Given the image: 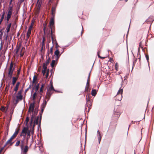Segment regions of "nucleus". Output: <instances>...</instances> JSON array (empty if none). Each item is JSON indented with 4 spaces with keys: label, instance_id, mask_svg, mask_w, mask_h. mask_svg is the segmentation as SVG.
Returning a JSON list of instances; mask_svg holds the SVG:
<instances>
[{
    "label": "nucleus",
    "instance_id": "nucleus-1",
    "mask_svg": "<svg viewBox=\"0 0 154 154\" xmlns=\"http://www.w3.org/2000/svg\"><path fill=\"white\" fill-rule=\"evenodd\" d=\"M54 91L55 90L53 87L52 85L51 84V86L48 89L47 94L45 96L46 100H44V102L41 106V107L45 108L47 101H48L51 95L52 94Z\"/></svg>",
    "mask_w": 154,
    "mask_h": 154
},
{
    "label": "nucleus",
    "instance_id": "nucleus-2",
    "mask_svg": "<svg viewBox=\"0 0 154 154\" xmlns=\"http://www.w3.org/2000/svg\"><path fill=\"white\" fill-rule=\"evenodd\" d=\"M123 91V89H119L117 95L114 97L115 99L116 100L120 101L122 99Z\"/></svg>",
    "mask_w": 154,
    "mask_h": 154
},
{
    "label": "nucleus",
    "instance_id": "nucleus-3",
    "mask_svg": "<svg viewBox=\"0 0 154 154\" xmlns=\"http://www.w3.org/2000/svg\"><path fill=\"white\" fill-rule=\"evenodd\" d=\"M15 68V67L14 66L13 67V64L12 62H11L9 68L8 70V76L10 78H11L12 77L13 73Z\"/></svg>",
    "mask_w": 154,
    "mask_h": 154
},
{
    "label": "nucleus",
    "instance_id": "nucleus-4",
    "mask_svg": "<svg viewBox=\"0 0 154 154\" xmlns=\"http://www.w3.org/2000/svg\"><path fill=\"white\" fill-rule=\"evenodd\" d=\"M86 100H87V104H88V108H90V107L92 105V103L91 100L90 99V98L89 97L87 96L86 97Z\"/></svg>",
    "mask_w": 154,
    "mask_h": 154
},
{
    "label": "nucleus",
    "instance_id": "nucleus-5",
    "mask_svg": "<svg viewBox=\"0 0 154 154\" xmlns=\"http://www.w3.org/2000/svg\"><path fill=\"white\" fill-rule=\"evenodd\" d=\"M97 134L98 136L99 143H100L102 138V136L101 135L100 132L99 130H98L97 131Z\"/></svg>",
    "mask_w": 154,
    "mask_h": 154
},
{
    "label": "nucleus",
    "instance_id": "nucleus-6",
    "mask_svg": "<svg viewBox=\"0 0 154 154\" xmlns=\"http://www.w3.org/2000/svg\"><path fill=\"white\" fill-rule=\"evenodd\" d=\"M13 139H14V138H12V137H11L9 139V140H8L4 146H5L6 145L9 144H10V145H11L13 143H12L11 142Z\"/></svg>",
    "mask_w": 154,
    "mask_h": 154
},
{
    "label": "nucleus",
    "instance_id": "nucleus-7",
    "mask_svg": "<svg viewBox=\"0 0 154 154\" xmlns=\"http://www.w3.org/2000/svg\"><path fill=\"white\" fill-rule=\"evenodd\" d=\"M54 24V19L53 18H51L50 22V27L52 28Z\"/></svg>",
    "mask_w": 154,
    "mask_h": 154
},
{
    "label": "nucleus",
    "instance_id": "nucleus-8",
    "mask_svg": "<svg viewBox=\"0 0 154 154\" xmlns=\"http://www.w3.org/2000/svg\"><path fill=\"white\" fill-rule=\"evenodd\" d=\"M34 103H31L29 106V111L30 110H31L32 112H33L34 110Z\"/></svg>",
    "mask_w": 154,
    "mask_h": 154
},
{
    "label": "nucleus",
    "instance_id": "nucleus-9",
    "mask_svg": "<svg viewBox=\"0 0 154 154\" xmlns=\"http://www.w3.org/2000/svg\"><path fill=\"white\" fill-rule=\"evenodd\" d=\"M11 14H12V12L10 11H8V14H7V19H6V20H7V21H8L9 20V19L11 17Z\"/></svg>",
    "mask_w": 154,
    "mask_h": 154
},
{
    "label": "nucleus",
    "instance_id": "nucleus-10",
    "mask_svg": "<svg viewBox=\"0 0 154 154\" xmlns=\"http://www.w3.org/2000/svg\"><path fill=\"white\" fill-rule=\"evenodd\" d=\"M42 4V2L41 1H39V0H38L37 4L36 5V7L37 8V9L38 10H39L40 9V8Z\"/></svg>",
    "mask_w": 154,
    "mask_h": 154
},
{
    "label": "nucleus",
    "instance_id": "nucleus-11",
    "mask_svg": "<svg viewBox=\"0 0 154 154\" xmlns=\"http://www.w3.org/2000/svg\"><path fill=\"white\" fill-rule=\"evenodd\" d=\"M30 131H28V132H27V137L26 138V144L27 145L28 144V140L30 138Z\"/></svg>",
    "mask_w": 154,
    "mask_h": 154
},
{
    "label": "nucleus",
    "instance_id": "nucleus-12",
    "mask_svg": "<svg viewBox=\"0 0 154 154\" xmlns=\"http://www.w3.org/2000/svg\"><path fill=\"white\" fill-rule=\"evenodd\" d=\"M104 30V32H103V34L104 36H108L109 34V32L107 31L106 29H103Z\"/></svg>",
    "mask_w": 154,
    "mask_h": 154
},
{
    "label": "nucleus",
    "instance_id": "nucleus-13",
    "mask_svg": "<svg viewBox=\"0 0 154 154\" xmlns=\"http://www.w3.org/2000/svg\"><path fill=\"white\" fill-rule=\"evenodd\" d=\"M108 152V149H105L104 148H103L101 149V153H104V154H107Z\"/></svg>",
    "mask_w": 154,
    "mask_h": 154
},
{
    "label": "nucleus",
    "instance_id": "nucleus-14",
    "mask_svg": "<svg viewBox=\"0 0 154 154\" xmlns=\"http://www.w3.org/2000/svg\"><path fill=\"white\" fill-rule=\"evenodd\" d=\"M29 131H28V128L26 127L23 128L22 131V133L25 134V135Z\"/></svg>",
    "mask_w": 154,
    "mask_h": 154
},
{
    "label": "nucleus",
    "instance_id": "nucleus-15",
    "mask_svg": "<svg viewBox=\"0 0 154 154\" xmlns=\"http://www.w3.org/2000/svg\"><path fill=\"white\" fill-rule=\"evenodd\" d=\"M97 91L95 89H93L91 91V95L94 96H95L97 94Z\"/></svg>",
    "mask_w": 154,
    "mask_h": 154
},
{
    "label": "nucleus",
    "instance_id": "nucleus-16",
    "mask_svg": "<svg viewBox=\"0 0 154 154\" xmlns=\"http://www.w3.org/2000/svg\"><path fill=\"white\" fill-rule=\"evenodd\" d=\"M89 85L86 84L85 89V91L86 92H88V91L90 92V89L89 88Z\"/></svg>",
    "mask_w": 154,
    "mask_h": 154
},
{
    "label": "nucleus",
    "instance_id": "nucleus-17",
    "mask_svg": "<svg viewBox=\"0 0 154 154\" xmlns=\"http://www.w3.org/2000/svg\"><path fill=\"white\" fill-rule=\"evenodd\" d=\"M20 84V83L19 82H17V83L16 85V86L15 87L14 89V90L15 91H17Z\"/></svg>",
    "mask_w": 154,
    "mask_h": 154
},
{
    "label": "nucleus",
    "instance_id": "nucleus-18",
    "mask_svg": "<svg viewBox=\"0 0 154 154\" xmlns=\"http://www.w3.org/2000/svg\"><path fill=\"white\" fill-rule=\"evenodd\" d=\"M57 64V63L55 60H53L51 64V66L52 67H53L55 65Z\"/></svg>",
    "mask_w": 154,
    "mask_h": 154
},
{
    "label": "nucleus",
    "instance_id": "nucleus-19",
    "mask_svg": "<svg viewBox=\"0 0 154 154\" xmlns=\"http://www.w3.org/2000/svg\"><path fill=\"white\" fill-rule=\"evenodd\" d=\"M17 100V101L19 100H21L22 99V96L20 95H18L16 97Z\"/></svg>",
    "mask_w": 154,
    "mask_h": 154
},
{
    "label": "nucleus",
    "instance_id": "nucleus-20",
    "mask_svg": "<svg viewBox=\"0 0 154 154\" xmlns=\"http://www.w3.org/2000/svg\"><path fill=\"white\" fill-rule=\"evenodd\" d=\"M39 119V116H38L37 117L36 119H35L34 121V125H33V127L34 126L35 124H36V125L38 124V120Z\"/></svg>",
    "mask_w": 154,
    "mask_h": 154
},
{
    "label": "nucleus",
    "instance_id": "nucleus-21",
    "mask_svg": "<svg viewBox=\"0 0 154 154\" xmlns=\"http://www.w3.org/2000/svg\"><path fill=\"white\" fill-rule=\"evenodd\" d=\"M17 80V78L15 77H13L12 81V84L14 85L15 83Z\"/></svg>",
    "mask_w": 154,
    "mask_h": 154
},
{
    "label": "nucleus",
    "instance_id": "nucleus-22",
    "mask_svg": "<svg viewBox=\"0 0 154 154\" xmlns=\"http://www.w3.org/2000/svg\"><path fill=\"white\" fill-rule=\"evenodd\" d=\"M11 23H10L9 25H8L6 28L7 32H9L10 29V28L11 26Z\"/></svg>",
    "mask_w": 154,
    "mask_h": 154
},
{
    "label": "nucleus",
    "instance_id": "nucleus-23",
    "mask_svg": "<svg viewBox=\"0 0 154 154\" xmlns=\"http://www.w3.org/2000/svg\"><path fill=\"white\" fill-rule=\"evenodd\" d=\"M37 79V77L35 75H34L33 77V81H32V83L34 84L35 83Z\"/></svg>",
    "mask_w": 154,
    "mask_h": 154
},
{
    "label": "nucleus",
    "instance_id": "nucleus-24",
    "mask_svg": "<svg viewBox=\"0 0 154 154\" xmlns=\"http://www.w3.org/2000/svg\"><path fill=\"white\" fill-rule=\"evenodd\" d=\"M55 55L56 56L55 58H56V60L58 59V49H57L54 52Z\"/></svg>",
    "mask_w": 154,
    "mask_h": 154
},
{
    "label": "nucleus",
    "instance_id": "nucleus-25",
    "mask_svg": "<svg viewBox=\"0 0 154 154\" xmlns=\"http://www.w3.org/2000/svg\"><path fill=\"white\" fill-rule=\"evenodd\" d=\"M4 15H5V13L4 12V13H3V14L2 15V16L1 18V19H0V25L1 24L3 19H4Z\"/></svg>",
    "mask_w": 154,
    "mask_h": 154
},
{
    "label": "nucleus",
    "instance_id": "nucleus-26",
    "mask_svg": "<svg viewBox=\"0 0 154 154\" xmlns=\"http://www.w3.org/2000/svg\"><path fill=\"white\" fill-rule=\"evenodd\" d=\"M24 140H22L21 141V144H20V147L21 149H22L23 148V147L24 146Z\"/></svg>",
    "mask_w": 154,
    "mask_h": 154
},
{
    "label": "nucleus",
    "instance_id": "nucleus-27",
    "mask_svg": "<svg viewBox=\"0 0 154 154\" xmlns=\"http://www.w3.org/2000/svg\"><path fill=\"white\" fill-rule=\"evenodd\" d=\"M119 65L117 63H116L115 65V68L116 70L117 71L118 70Z\"/></svg>",
    "mask_w": 154,
    "mask_h": 154
},
{
    "label": "nucleus",
    "instance_id": "nucleus-28",
    "mask_svg": "<svg viewBox=\"0 0 154 154\" xmlns=\"http://www.w3.org/2000/svg\"><path fill=\"white\" fill-rule=\"evenodd\" d=\"M37 94V93L36 92H35L33 94V100H34L35 99Z\"/></svg>",
    "mask_w": 154,
    "mask_h": 154
},
{
    "label": "nucleus",
    "instance_id": "nucleus-29",
    "mask_svg": "<svg viewBox=\"0 0 154 154\" xmlns=\"http://www.w3.org/2000/svg\"><path fill=\"white\" fill-rule=\"evenodd\" d=\"M47 65H46V63H43V68L44 69L43 70H47Z\"/></svg>",
    "mask_w": 154,
    "mask_h": 154
},
{
    "label": "nucleus",
    "instance_id": "nucleus-30",
    "mask_svg": "<svg viewBox=\"0 0 154 154\" xmlns=\"http://www.w3.org/2000/svg\"><path fill=\"white\" fill-rule=\"evenodd\" d=\"M20 143V140H18L16 143L15 144V146H18Z\"/></svg>",
    "mask_w": 154,
    "mask_h": 154
},
{
    "label": "nucleus",
    "instance_id": "nucleus-31",
    "mask_svg": "<svg viewBox=\"0 0 154 154\" xmlns=\"http://www.w3.org/2000/svg\"><path fill=\"white\" fill-rule=\"evenodd\" d=\"M39 88V84H38L35 87V92L38 91V89Z\"/></svg>",
    "mask_w": 154,
    "mask_h": 154
},
{
    "label": "nucleus",
    "instance_id": "nucleus-32",
    "mask_svg": "<svg viewBox=\"0 0 154 154\" xmlns=\"http://www.w3.org/2000/svg\"><path fill=\"white\" fill-rule=\"evenodd\" d=\"M90 74V73H89V74L88 75V79L87 82L86 84L89 85Z\"/></svg>",
    "mask_w": 154,
    "mask_h": 154
},
{
    "label": "nucleus",
    "instance_id": "nucleus-33",
    "mask_svg": "<svg viewBox=\"0 0 154 154\" xmlns=\"http://www.w3.org/2000/svg\"><path fill=\"white\" fill-rule=\"evenodd\" d=\"M31 32L28 31L27 34V35H26V37H27V38H29V36L31 34Z\"/></svg>",
    "mask_w": 154,
    "mask_h": 154
},
{
    "label": "nucleus",
    "instance_id": "nucleus-34",
    "mask_svg": "<svg viewBox=\"0 0 154 154\" xmlns=\"http://www.w3.org/2000/svg\"><path fill=\"white\" fill-rule=\"evenodd\" d=\"M19 128H18L17 129H16L14 134H16L17 135V134L19 133Z\"/></svg>",
    "mask_w": 154,
    "mask_h": 154
},
{
    "label": "nucleus",
    "instance_id": "nucleus-35",
    "mask_svg": "<svg viewBox=\"0 0 154 154\" xmlns=\"http://www.w3.org/2000/svg\"><path fill=\"white\" fill-rule=\"evenodd\" d=\"M32 24L29 26L28 31L31 32V29H32Z\"/></svg>",
    "mask_w": 154,
    "mask_h": 154
},
{
    "label": "nucleus",
    "instance_id": "nucleus-36",
    "mask_svg": "<svg viewBox=\"0 0 154 154\" xmlns=\"http://www.w3.org/2000/svg\"><path fill=\"white\" fill-rule=\"evenodd\" d=\"M44 86H45V85L44 84H43L42 85V86H41V87L40 88V92H42V91H43V88L44 87Z\"/></svg>",
    "mask_w": 154,
    "mask_h": 154
},
{
    "label": "nucleus",
    "instance_id": "nucleus-37",
    "mask_svg": "<svg viewBox=\"0 0 154 154\" xmlns=\"http://www.w3.org/2000/svg\"><path fill=\"white\" fill-rule=\"evenodd\" d=\"M62 50V51L60 52V51H59V49H58V58H59V55L60 54V55L64 51V49L63 48H61Z\"/></svg>",
    "mask_w": 154,
    "mask_h": 154
},
{
    "label": "nucleus",
    "instance_id": "nucleus-38",
    "mask_svg": "<svg viewBox=\"0 0 154 154\" xmlns=\"http://www.w3.org/2000/svg\"><path fill=\"white\" fill-rule=\"evenodd\" d=\"M49 60L50 58H48V59L47 60L45 61V63H46V65H48L49 63Z\"/></svg>",
    "mask_w": 154,
    "mask_h": 154
},
{
    "label": "nucleus",
    "instance_id": "nucleus-39",
    "mask_svg": "<svg viewBox=\"0 0 154 154\" xmlns=\"http://www.w3.org/2000/svg\"><path fill=\"white\" fill-rule=\"evenodd\" d=\"M37 113V112H35L32 115L31 118H35V116L36 115Z\"/></svg>",
    "mask_w": 154,
    "mask_h": 154
},
{
    "label": "nucleus",
    "instance_id": "nucleus-40",
    "mask_svg": "<svg viewBox=\"0 0 154 154\" xmlns=\"http://www.w3.org/2000/svg\"><path fill=\"white\" fill-rule=\"evenodd\" d=\"M37 113V112H35L32 115L31 118H35V116L36 115Z\"/></svg>",
    "mask_w": 154,
    "mask_h": 154
},
{
    "label": "nucleus",
    "instance_id": "nucleus-41",
    "mask_svg": "<svg viewBox=\"0 0 154 154\" xmlns=\"http://www.w3.org/2000/svg\"><path fill=\"white\" fill-rule=\"evenodd\" d=\"M145 56H146V59L147 60V62H148L149 60V55H148V54H146Z\"/></svg>",
    "mask_w": 154,
    "mask_h": 154
},
{
    "label": "nucleus",
    "instance_id": "nucleus-42",
    "mask_svg": "<svg viewBox=\"0 0 154 154\" xmlns=\"http://www.w3.org/2000/svg\"><path fill=\"white\" fill-rule=\"evenodd\" d=\"M23 89H21L20 91H19L18 92V95H21V94L23 92Z\"/></svg>",
    "mask_w": 154,
    "mask_h": 154
},
{
    "label": "nucleus",
    "instance_id": "nucleus-43",
    "mask_svg": "<svg viewBox=\"0 0 154 154\" xmlns=\"http://www.w3.org/2000/svg\"><path fill=\"white\" fill-rule=\"evenodd\" d=\"M35 119V118H31L30 120V124H31Z\"/></svg>",
    "mask_w": 154,
    "mask_h": 154
},
{
    "label": "nucleus",
    "instance_id": "nucleus-44",
    "mask_svg": "<svg viewBox=\"0 0 154 154\" xmlns=\"http://www.w3.org/2000/svg\"><path fill=\"white\" fill-rule=\"evenodd\" d=\"M53 52L52 48H50V52L48 53V54L51 53V54H52Z\"/></svg>",
    "mask_w": 154,
    "mask_h": 154
},
{
    "label": "nucleus",
    "instance_id": "nucleus-45",
    "mask_svg": "<svg viewBox=\"0 0 154 154\" xmlns=\"http://www.w3.org/2000/svg\"><path fill=\"white\" fill-rule=\"evenodd\" d=\"M139 47H140V48H141L143 49V46H142V42H140V43H139Z\"/></svg>",
    "mask_w": 154,
    "mask_h": 154
},
{
    "label": "nucleus",
    "instance_id": "nucleus-46",
    "mask_svg": "<svg viewBox=\"0 0 154 154\" xmlns=\"http://www.w3.org/2000/svg\"><path fill=\"white\" fill-rule=\"evenodd\" d=\"M23 48L21 51H20V56L21 57H22L23 55V53H22V51L23 50Z\"/></svg>",
    "mask_w": 154,
    "mask_h": 154
},
{
    "label": "nucleus",
    "instance_id": "nucleus-47",
    "mask_svg": "<svg viewBox=\"0 0 154 154\" xmlns=\"http://www.w3.org/2000/svg\"><path fill=\"white\" fill-rule=\"evenodd\" d=\"M46 24H45V23L43 24V26H44V29H43V30L44 31V32H45V30L46 29Z\"/></svg>",
    "mask_w": 154,
    "mask_h": 154
},
{
    "label": "nucleus",
    "instance_id": "nucleus-48",
    "mask_svg": "<svg viewBox=\"0 0 154 154\" xmlns=\"http://www.w3.org/2000/svg\"><path fill=\"white\" fill-rule=\"evenodd\" d=\"M5 108L4 107L2 106L1 108V110L3 112H4L5 111Z\"/></svg>",
    "mask_w": 154,
    "mask_h": 154
},
{
    "label": "nucleus",
    "instance_id": "nucleus-49",
    "mask_svg": "<svg viewBox=\"0 0 154 154\" xmlns=\"http://www.w3.org/2000/svg\"><path fill=\"white\" fill-rule=\"evenodd\" d=\"M97 56L98 57L101 59H104L105 58V57H102L100 56V54H97Z\"/></svg>",
    "mask_w": 154,
    "mask_h": 154
},
{
    "label": "nucleus",
    "instance_id": "nucleus-50",
    "mask_svg": "<svg viewBox=\"0 0 154 154\" xmlns=\"http://www.w3.org/2000/svg\"><path fill=\"white\" fill-rule=\"evenodd\" d=\"M47 70H43L42 71V73L43 75H44L45 74Z\"/></svg>",
    "mask_w": 154,
    "mask_h": 154
},
{
    "label": "nucleus",
    "instance_id": "nucleus-51",
    "mask_svg": "<svg viewBox=\"0 0 154 154\" xmlns=\"http://www.w3.org/2000/svg\"><path fill=\"white\" fill-rule=\"evenodd\" d=\"M44 109H45L44 108L41 107V113H40V115H41L42 114V113L43 112V111L44 110Z\"/></svg>",
    "mask_w": 154,
    "mask_h": 154
},
{
    "label": "nucleus",
    "instance_id": "nucleus-52",
    "mask_svg": "<svg viewBox=\"0 0 154 154\" xmlns=\"http://www.w3.org/2000/svg\"><path fill=\"white\" fill-rule=\"evenodd\" d=\"M17 136V135L16 134L14 133V134L11 137H12V138L14 139Z\"/></svg>",
    "mask_w": 154,
    "mask_h": 154
},
{
    "label": "nucleus",
    "instance_id": "nucleus-53",
    "mask_svg": "<svg viewBox=\"0 0 154 154\" xmlns=\"http://www.w3.org/2000/svg\"><path fill=\"white\" fill-rule=\"evenodd\" d=\"M31 85H29V87L27 88L26 89L25 91V93H26L29 90V89L30 88H31Z\"/></svg>",
    "mask_w": 154,
    "mask_h": 154
},
{
    "label": "nucleus",
    "instance_id": "nucleus-54",
    "mask_svg": "<svg viewBox=\"0 0 154 154\" xmlns=\"http://www.w3.org/2000/svg\"><path fill=\"white\" fill-rule=\"evenodd\" d=\"M29 121V118L28 117H27L26 119V124H27L28 122Z\"/></svg>",
    "mask_w": 154,
    "mask_h": 154
},
{
    "label": "nucleus",
    "instance_id": "nucleus-55",
    "mask_svg": "<svg viewBox=\"0 0 154 154\" xmlns=\"http://www.w3.org/2000/svg\"><path fill=\"white\" fill-rule=\"evenodd\" d=\"M51 10L52 11V14H53V12L55 11V8H52Z\"/></svg>",
    "mask_w": 154,
    "mask_h": 154
},
{
    "label": "nucleus",
    "instance_id": "nucleus-56",
    "mask_svg": "<svg viewBox=\"0 0 154 154\" xmlns=\"http://www.w3.org/2000/svg\"><path fill=\"white\" fill-rule=\"evenodd\" d=\"M48 72L47 71V72L46 75V77H45L47 79L48 78Z\"/></svg>",
    "mask_w": 154,
    "mask_h": 154
},
{
    "label": "nucleus",
    "instance_id": "nucleus-57",
    "mask_svg": "<svg viewBox=\"0 0 154 154\" xmlns=\"http://www.w3.org/2000/svg\"><path fill=\"white\" fill-rule=\"evenodd\" d=\"M4 149V148L2 147L1 149H0V154H1V152H2V151Z\"/></svg>",
    "mask_w": 154,
    "mask_h": 154
},
{
    "label": "nucleus",
    "instance_id": "nucleus-58",
    "mask_svg": "<svg viewBox=\"0 0 154 154\" xmlns=\"http://www.w3.org/2000/svg\"><path fill=\"white\" fill-rule=\"evenodd\" d=\"M8 11H10L12 12V7H10Z\"/></svg>",
    "mask_w": 154,
    "mask_h": 154
},
{
    "label": "nucleus",
    "instance_id": "nucleus-59",
    "mask_svg": "<svg viewBox=\"0 0 154 154\" xmlns=\"http://www.w3.org/2000/svg\"><path fill=\"white\" fill-rule=\"evenodd\" d=\"M19 49V48H17V51H16V54H17V53H18Z\"/></svg>",
    "mask_w": 154,
    "mask_h": 154
},
{
    "label": "nucleus",
    "instance_id": "nucleus-60",
    "mask_svg": "<svg viewBox=\"0 0 154 154\" xmlns=\"http://www.w3.org/2000/svg\"><path fill=\"white\" fill-rule=\"evenodd\" d=\"M28 38H26V40H25V41H26V42H25V43L26 44L27 43V41H28Z\"/></svg>",
    "mask_w": 154,
    "mask_h": 154
},
{
    "label": "nucleus",
    "instance_id": "nucleus-61",
    "mask_svg": "<svg viewBox=\"0 0 154 154\" xmlns=\"http://www.w3.org/2000/svg\"><path fill=\"white\" fill-rule=\"evenodd\" d=\"M138 52H140V47H139L138 49Z\"/></svg>",
    "mask_w": 154,
    "mask_h": 154
},
{
    "label": "nucleus",
    "instance_id": "nucleus-62",
    "mask_svg": "<svg viewBox=\"0 0 154 154\" xmlns=\"http://www.w3.org/2000/svg\"><path fill=\"white\" fill-rule=\"evenodd\" d=\"M20 72V70H18V73H17V75H18L19 74Z\"/></svg>",
    "mask_w": 154,
    "mask_h": 154
},
{
    "label": "nucleus",
    "instance_id": "nucleus-63",
    "mask_svg": "<svg viewBox=\"0 0 154 154\" xmlns=\"http://www.w3.org/2000/svg\"><path fill=\"white\" fill-rule=\"evenodd\" d=\"M43 44H42V49H41V51H42L43 48Z\"/></svg>",
    "mask_w": 154,
    "mask_h": 154
},
{
    "label": "nucleus",
    "instance_id": "nucleus-64",
    "mask_svg": "<svg viewBox=\"0 0 154 154\" xmlns=\"http://www.w3.org/2000/svg\"><path fill=\"white\" fill-rule=\"evenodd\" d=\"M100 51H98L97 52V54H100Z\"/></svg>",
    "mask_w": 154,
    "mask_h": 154
}]
</instances>
